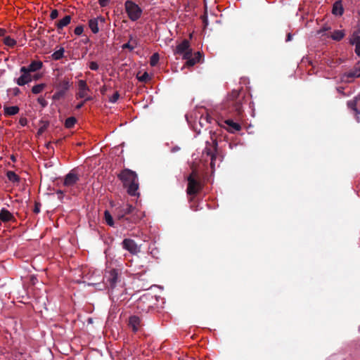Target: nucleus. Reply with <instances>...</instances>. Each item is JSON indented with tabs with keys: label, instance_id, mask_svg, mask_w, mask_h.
<instances>
[{
	"label": "nucleus",
	"instance_id": "6",
	"mask_svg": "<svg viewBox=\"0 0 360 360\" xmlns=\"http://www.w3.org/2000/svg\"><path fill=\"white\" fill-rule=\"evenodd\" d=\"M71 84L68 79L60 80L56 85L57 91L53 95L52 99L58 101L64 98Z\"/></svg>",
	"mask_w": 360,
	"mask_h": 360
},
{
	"label": "nucleus",
	"instance_id": "4",
	"mask_svg": "<svg viewBox=\"0 0 360 360\" xmlns=\"http://www.w3.org/2000/svg\"><path fill=\"white\" fill-rule=\"evenodd\" d=\"M124 8L129 18L131 21H136L141 18L143 11L139 5L134 1L127 0L124 3Z\"/></svg>",
	"mask_w": 360,
	"mask_h": 360
},
{
	"label": "nucleus",
	"instance_id": "25",
	"mask_svg": "<svg viewBox=\"0 0 360 360\" xmlns=\"http://www.w3.org/2000/svg\"><path fill=\"white\" fill-rule=\"evenodd\" d=\"M64 52H65L64 48L61 47L59 50L56 51L51 55L52 59L54 60H60L62 58H63Z\"/></svg>",
	"mask_w": 360,
	"mask_h": 360
},
{
	"label": "nucleus",
	"instance_id": "50",
	"mask_svg": "<svg viewBox=\"0 0 360 360\" xmlns=\"http://www.w3.org/2000/svg\"><path fill=\"white\" fill-rule=\"evenodd\" d=\"M57 194L58 195V198L61 199L63 198V192L60 190H58L57 191Z\"/></svg>",
	"mask_w": 360,
	"mask_h": 360
},
{
	"label": "nucleus",
	"instance_id": "57",
	"mask_svg": "<svg viewBox=\"0 0 360 360\" xmlns=\"http://www.w3.org/2000/svg\"><path fill=\"white\" fill-rule=\"evenodd\" d=\"M186 117L187 121L189 122H190V121H189V117H188V115H186Z\"/></svg>",
	"mask_w": 360,
	"mask_h": 360
},
{
	"label": "nucleus",
	"instance_id": "21",
	"mask_svg": "<svg viewBox=\"0 0 360 360\" xmlns=\"http://www.w3.org/2000/svg\"><path fill=\"white\" fill-rule=\"evenodd\" d=\"M43 63L41 60H33L29 65L28 69L31 72H36L42 68Z\"/></svg>",
	"mask_w": 360,
	"mask_h": 360
},
{
	"label": "nucleus",
	"instance_id": "26",
	"mask_svg": "<svg viewBox=\"0 0 360 360\" xmlns=\"http://www.w3.org/2000/svg\"><path fill=\"white\" fill-rule=\"evenodd\" d=\"M104 218L106 224L110 226H113L115 224L114 220L110 212L108 210H105L104 212Z\"/></svg>",
	"mask_w": 360,
	"mask_h": 360
},
{
	"label": "nucleus",
	"instance_id": "29",
	"mask_svg": "<svg viewBox=\"0 0 360 360\" xmlns=\"http://www.w3.org/2000/svg\"><path fill=\"white\" fill-rule=\"evenodd\" d=\"M45 86H46L45 84H39L34 85L32 89V92L34 94H38L44 90Z\"/></svg>",
	"mask_w": 360,
	"mask_h": 360
},
{
	"label": "nucleus",
	"instance_id": "32",
	"mask_svg": "<svg viewBox=\"0 0 360 360\" xmlns=\"http://www.w3.org/2000/svg\"><path fill=\"white\" fill-rule=\"evenodd\" d=\"M149 78V75L147 72H144L141 76H138V79L142 82H147Z\"/></svg>",
	"mask_w": 360,
	"mask_h": 360
},
{
	"label": "nucleus",
	"instance_id": "27",
	"mask_svg": "<svg viewBox=\"0 0 360 360\" xmlns=\"http://www.w3.org/2000/svg\"><path fill=\"white\" fill-rule=\"evenodd\" d=\"M3 41L4 43L9 47H14L16 44V41L9 36L4 37Z\"/></svg>",
	"mask_w": 360,
	"mask_h": 360
},
{
	"label": "nucleus",
	"instance_id": "48",
	"mask_svg": "<svg viewBox=\"0 0 360 360\" xmlns=\"http://www.w3.org/2000/svg\"><path fill=\"white\" fill-rule=\"evenodd\" d=\"M46 125L41 127L38 130V132H37L38 134H41L46 129Z\"/></svg>",
	"mask_w": 360,
	"mask_h": 360
},
{
	"label": "nucleus",
	"instance_id": "59",
	"mask_svg": "<svg viewBox=\"0 0 360 360\" xmlns=\"http://www.w3.org/2000/svg\"><path fill=\"white\" fill-rule=\"evenodd\" d=\"M359 330H360V326H359Z\"/></svg>",
	"mask_w": 360,
	"mask_h": 360
},
{
	"label": "nucleus",
	"instance_id": "18",
	"mask_svg": "<svg viewBox=\"0 0 360 360\" xmlns=\"http://www.w3.org/2000/svg\"><path fill=\"white\" fill-rule=\"evenodd\" d=\"M20 108L18 106H4V111L5 116H13L19 112Z\"/></svg>",
	"mask_w": 360,
	"mask_h": 360
},
{
	"label": "nucleus",
	"instance_id": "54",
	"mask_svg": "<svg viewBox=\"0 0 360 360\" xmlns=\"http://www.w3.org/2000/svg\"><path fill=\"white\" fill-rule=\"evenodd\" d=\"M137 304H138L137 307L139 308V307H141V305L142 304V302L140 301V302H138Z\"/></svg>",
	"mask_w": 360,
	"mask_h": 360
},
{
	"label": "nucleus",
	"instance_id": "9",
	"mask_svg": "<svg viewBox=\"0 0 360 360\" xmlns=\"http://www.w3.org/2000/svg\"><path fill=\"white\" fill-rule=\"evenodd\" d=\"M105 22V18L103 16H98L89 20V27L94 34H97L99 32V26H103Z\"/></svg>",
	"mask_w": 360,
	"mask_h": 360
},
{
	"label": "nucleus",
	"instance_id": "15",
	"mask_svg": "<svg viewBox=\"0 0 360 360\" xmlns=\"http://www.w3.org/2000/svg\"><path fill=\"white\" fill-rule=\"evenodd\" d=\"M0 219L3 222L15 221V219L13 214L8 210L2 208L0 211Z\"/></svg>",
	"mask_w": 360,
	"mask_h": 360
},
{
	"label": "nucleus",
	"instance_id": "2",
	"mask_svg": "<svg viewBox=\"0 0 360 360\" xmlns=\"http://www.w3.org/2000/svg\"><path fill=\"white\" fill-rule=\"evenodd\" d=\"M192 172L188 177V187H187V194L190 196V203L191 208L193 210L196 211L198 210V204L196 205L195 202V195L198 193L200 189V184L197 181L198 177V171L197 169L192 165Z\"/></svg>",
	"mask_w": 360,
	"mask_h": 360
},
{
	"label": "nucleus",
	"instance_id": "33",
	"mask_svg": "<svg viewBox=\"0 0 360 360\" xmlns=\"http://www.w3.org/2000/svg\"><path fill=\"white\" fill-rule=\"evenodd\" d=\"M90 90H80L77 94V98H83L86 96L87 92Z\"/></svg>",
	"mask_w": 360,
	"mask_h": 360
},
{
	"label": "nucleus",
	"instance_id": "51",
	"mask_svg": "<svg viewBox=\"0 0 360 360\" xmlns=\"http://www.w3.org/2000/svg\"><path fill=\"white\" fill-rule=\"evenodd\" d=\"M84 98V101H91L92 99V98L91 96H89L87 94H86V96Z\"/></svg>",
	"mask_w": 360,
	"mask_h": 360
},
{
	"label": "nucleus",
	"instance_id": "20",
	"mask_svg": "<svg viewBox=\"0 0 360 360\" xmlns=\"http://www.w3.org/2000/svg\"><path fill=\"white\" fill-rule=\"evenodd\" d=\"M195 110L191 113L189 115L191 119L198 120L199 124L201 126V118L202 117V114L200 112V109L202 107L196 105Z\"/></svg>",
	"mask_w": 360,
	"mask_h": 360
},
{
	"label": "nucleus",
	"instance_id": "30",
	"mask_svg": "<svg viewBox=\"0 0 360 360\" xmlns=\"http://www.w3.org/2000/svg\"><path fill=\"white\" fill-rule=\"evenodd\" d=\"M159 59H160L159 54L158 53H153L150 58V65L152 67L156 66L159 61Z\"/></svg>",
	"mask_w": 360,
	"mask_h": 360
},
{
	"label": "nucleus",
	"instance_id": "43",
	"mask_svg": "<svg viewBox=\"0 0 360 360\" xmlns=\"http://www.w3.org/2000/svg\"><path fill=\"white\" fill-rule=\"evenodd\" d=\"M19 124L24 127L27 124V120L26 117H20L19 120Z\"/></svg>",
	"mask_w": 360,
	"mask_h": 360
},
{
	"label": "nucleus",
	"instance_id": "28",
	"mask_svg": "<svg viewBox=\"0 0 360 360\" xmlns=\"http://www.w3.org/2000/svg\"><path fill=\"white\" fill-rule=\"evenodd\" d=\"M77 122V120L74 117H70L65 120V127L68 129H71L74 127Z\"/></svg>",
	"mask_w": 360,
	"mask_h": 360
},
{
	"label": "nucleus",
	"instance_id": "47",
	"mask_svg": "<svg viewBox=\"0 0 360 360\" xmlns=\"http://www.w3.org/2000/svg\"><path fill=\"white\" fill-rule=\"evenodd\" d=\"M84 103H85V101H82V102H80L79 103H78V104L76 105L75 108H76L77 110H79V109H81V108L84 106Z\"/></svg>",
	"mask_w": 360,
	"mask_h": 360
},
{
	"label": "nucleus",
	"instance_id": "36",
	"mask_svg": "<svg viewBox=\"0 0 360 360\" xmlns=\"http://www.w3.org/2000/svg\"><path fill=\"white\" fill-rule=\"evenodd\" d=\"M37 101L43 108H45L48 105V102L43 97H39Z\"/></svg>",
	"mask_w": 360,
	"mask_h": 360
},
{
	"label": "nucleus",
	"instance_id": "41",
	"mask_svg": "<svg viewBox=\"0 0 360 360\" xmlns=\"http://www.w3.org/2000/svg\"><path fill=\"white\" fill-rule=\"evenodd\" d=\"M348 106H349L351 109H352V110H354V111H356V113H359V112H357V110H356V101H351L348 102Z\"/></svg>",
	"mask_w": 360,
	"mask_h": 360
},
{
	"label": "nucleus",
	"instance_id": "40",
	"mask_svg": "<svg viewBox=\"0 0 360 360\" xmlns=\"http://www.w3.org/2000/svg\"><path fill=\"white\" fill-rule=\"evenodd\" d=\"M40 207H41V203H40V202H35L33 212H34L35 214H38V213H39V212H40Z\"/></svg>",
	"mask_w": 360,
	"mask_h": 360
},
{
	"label": "nucleus",
	"instance_id": "42",
	"mask_svg": "<svg viewBox=\"0 0 360 360\" xmlns=\"http://www.w3.org/2000/svg\"><path fill=\"white\" fill-rule=\"evenodd\" d=\"M20 72L22 73V75L30 73L31 72L28 69V66H22L20 68Z\"/></svg>",
	"mask_w": 360,
	"mask_h": 360
},
{
	"label": "nucleus",
	"instance_id": "7",
	"mask_svg": "<svg viewBox=\"0 0 360 360\" xmlns=\"http://www.w3.org/2000/svg\"><path fill=\"white\" fill-rule=\"evenodd\" d=\"M191 52L192 49L190 46L189 41L188 39H184L176 45L174 54L181 56L184 58H188Z\"/></svg>",
	"mask_w": 360,
	"mask_h": 360
},
{
	"label": "nucleus",
	"instance_id": "10",
	"mask_svg": "<svg viewBox=\"0 0 360 360\" xmlns=\"http://www.w3.org/2000/svg\"><path fill=\"white\" fill-rule=\"evenodd\" d=\"M127 323L134 333L138 332L143 326L140 316H129Z\"/></svg>",
	"mask_w": 360,
	"mask_h": 360
},
{
	"label": "nucleus",
	"instance_id": "46",
	"mask_svg": "<svg viewBox=\"0 0 360 360\" xmlns=\"http://www.w3.org/2000/svg\"><path fill=\"white\" fill-rule=\"evenodd\" d=\"M20 93V90L18 87H15L13 89V94L14 96H18Z\"/></svg>",
	"mask_w": 360,
	"mask_h": 360
},
{
	"label": "nucleus",
	"instance_id": "37",
	"mask_svg": "<svg viewBox=\"0 0 360 360\" xmlns=\"http://www.w3.org/2000/svg\"><path fill=\"white\" fill-rule=\"evenodd\" d=\"M58 16V11L56 9H53L51 11L50 14V18L51 20H54L57 18Z\"/></svg>",
	"mask_w": 360,
	"mask_h": 360
},
{
	"label": "nucleus",
	"instance_id": "19",
	"mask_svg": "<svg viewBox=\"0 0 360 360\" xmlns=\"http://www.w3.org/2000/svg\"><path fill=\"white\" fill-rule=\"evenodd\" d=\"M344 9L340 1H336L333 6L332 13L335 15H342L343 13Z\"/></svg>",
	"mask_w": 360,
	"mask_h": 360
},
{
	"label": "nucleus",
	"instance_id": "58",
	"mask_svg": "<svg viewBox=\"0 0 360 360\" xmlns=\"http://www.w3.org/2000/svg\"><path fill=\"white\" fill-rule=\"evenodd\" d=\"M60 141H61V140L59 139V140L56 141V143H60Z\"/></svg>",
	"mask_w": 360,
	"mask_h": 360
},
{
	"label": "nucleus",
	"instance_id": "34",
	"mask_svg": "<svg viewBox=\"0 0 360 360\" xmlns=\"http://www.w3.org/2000/svg\"><path fill=\"white\" fill-rule=\"evenodd\" d=\"M84 31V27L83 25H80L75 27L74 32L76 35H81Z\"/></svg>",
	"mask_w": 360,
	"mask_h": 360
},
{
	"label": "nucleus",
	"instance_id": "24",
	"mask_svg": "<svg viewBox=\"0 0 360 360\" xmlns=\"http://www.w3.org/2000/svg\"><path fill=\"white\" fill-rule=\"evenodd\" d=\"M207 155L210 158V165L212 169H214L215 161L217 158V154L210 150H207Z\"/></svg>",
	"mask_w": 360,
	"mask_h": 360
},
{
	"label": "nucleus",
	"instance_id": "44",
	"mask_svg": "<svg viewBox=\"0 0 360 360\" xmlns=\"http://www.w3.org/2000/svg\"><path fill=\"white\" fill-rule=\"evenodd\" d=\"M109 89H110V86H107V85H103V86L101 88V89H100L101 93L103 95H104V94L107 92V91H108Z\"/></svg>",
	"mask_w": 360,
	"mask_h": 360
},
{
	"label": "nucleus",
	"instance_id": "23",
	"mask_svg": "<svg viewBox=\"0 0 360 360\" xmlns=\"http://www.w3.org/2000/svg\"><path fill=\"white\" fill-rule=\"evenodd\" d=\"M6 176L8 179L11 182H19L20 177L18 174H15L13 171H8L6 173Z\"/></svg>",
	"mask_w": 360,
	"mask_h": 360
},
{
	"label": "nucleus",
	"instance_id": "14",
	"mask_svg": "<svg viewBox=\"0 0 360 360\" xmlns=\"http://www.w3.org/2000/svg\"><path fill=\"white\" fill-rule=\"evenodd\" d=\"M200 57L201 54L200 51L195 52L194 53L191 52L188 58H184L183 59L186 60V66L192 67L200 61Z\"/></svg>",
	"mask_w": 360,
	"mask_h": 360
},
{
	"label": "nucleus",
	"instance_id": "8",
	"mask_svg": "<svg viewBox=\"0 0 360 360\" xmlns=\"http://www.w3.org/2000/svg\"><path fill=\"white\" fill-rule=\"evenodd\" d=\"M122 245L124 250L129 251L131 255H136L140 252V247L132 239H124Z\"/></svg>",
	"mask_w": 360,
	"mask_h": 360
},
{
	"label": "nucleus",
	"instance_id": "22",
	"mask_svg": "<svg viewBox=\"0 0 360 360\" xmlns=\"http://www.w3.org/2000/svg\"><path fill=\"white\" fill-rule=\"evenodd\" d=\"M345 33L343 30H335L332 32L330 37L335 41H340L344 38Z\"/></svg>",
	"mask_w": 360,
	"mask_h": 360
},
{
	"label": "nucleus",
	"instance_id": "39",
	"mask_svg": "<svg viewBox=\"0 0 360 360\" xmlns=\"http://www.w3.org/2000/svg\"><path fill=\"white\" fill-rule=\"evenodd\" d=\"M89 68L92 70H97L98 69V65L95 61H91L89 63Z\"/></svg>",
	"mask_w": 360,
	"mask_h": 360
},
{
	"label": "nucleus",
	"instance_id": "12",
	"mask_svg": "<svg viewBox=\"0 0 360 360\" xmlns=\"http://www.w3.org/2000/svg\"><path fill=\"white\" fill-rule=\"evenodd\" d=\"M222 126L230 133H235L241 129V126L238 123L230 119L224 120Z\"/></svg>",
	"mask_w": 360,
	"mask_h": 360
},
{
	"label": "nucleus",
	"instance_id": "3",
	"mask_svg": "<svg viewBox=\"0 0 360 360\" xmlns=\"http://www.w3.org/2000/svg\"><path fill=\"white\" fill-rule=\"evenodd\" d=\"M134 209V207L129 204L124 205L117 209V219L120 221L122 226H124L125 228H128L129 226H127V223L135 222L134 218L132 219L131 217H127V215L131 214Z\"/></svg>",
	"mask_w": 360,
	"mask_h": 360
},
{
	"label": "nucleus",
	"instance_id": "35",
	"mask_svg": "<svg viewBox=\"0 0 360 360\" xmlns=\"http://www.w3.org/2000/svg\"><path fill=\"white\" fill-rule=\"evenodd\" d=\"M120 98V94L118 91H116L110 98H109V101L110 103H115L117 102V101Z\"/></svg>",
	"mask_w": 360,
	"mask_h": 360
},
{
	"label": "nucleus",
	"instance_id": "56",
	"mask_svg": "<svg viewBox=\"0 0 360 360\" xmlns=\"http://www.w3.org/2000/svg\"><path fill=\"white\" fill-rule=\"evenodd\" d=\"M195 129V131H197V133H198V134H200V129H199L198 131L196 129Z\"/></svg>",
	"mask_w": 360,
	"mask_h": 360
},
{
	"label": "nucleus",
	"instance_id": "52",
	"mask_svg": "<svg viewBox=\"0 0 360 360\" xmlns=\"http://www.w3.org/2000/svg\"><path fill=\"white\" fill-rule=\"evenodd\" d=\"M86 322H87L88 324H91L93 323L92 318H91V317L88 318L87 320H86Z\"/></svg>",
	"mask_w": 360,
	"mask_h": 360
},
{
	"label": "nucleus",
	"instance_id": "45",
	"mask_svg": "<svg viewBox=\"0 0 360 360\" xmlns=\"http://www.w3.org/2000/svg\"><path fill=\"white\" fill-rule=\"evenodd\" d=\"M109 0H98V3L101 7H105L108 5Z\"/></svg>",
	"mask_w": 360,
	"mask_h": 360
},
{
	"label": "nucleus",
	"instance_id": "31",
	"mask_svg": "<svg viewBox=\"0 0 360 360\" xmlns=\"http://www.w3.org/2000/svg\"><path fill=\"white\" fill-rule=\"evenodd\" d=\"M78 88L79 91L80 90H90L89 86H87V84L86 81L84 80H79L78 82Z\"/></svg>",
	"mask_w": 360,
	"mask_h": 360
},
{
	"label": "nucleus",
	"instance_id": "13",
	"mask_svg": "<svg viewBox=\"0 0 360 360\" xmlns=\"http://www.w3.org/2000/svg\"><path fill=\"white\" fill-rule=\"evenodd\" d=\"M349 42L352 45L355 46V53L360 56V30L354 32L349 38Z\"/></svg>",
	"mask_w": 360,
	"mask_h": 360
},
{
	"label": "nucleus",
	"instance_id": "5",
	"mask_svg": "<svg viewBox=\"0 0 360 360\" xmlns=\"http://www.w3.org/2000/svg\"><path fill=\"white\" fill-rule=\"evenodd\" d=\"M103 281L109 290H113L119 281L118 270L115 269L105 270Z\"/></svg>",
	"mask_w": 360,
	"mask_h": 360
},
{
	"label": "nucleus",
	"instance_id": "17",
	"mask_svg": "<svg viewBox=\"0 0 360 360\" xmlns=\"http://www.w3.org/2000/svg\"><path fill=\"white\" fill-rule=\"evenodd\" d=\"M32 80L30 73L22 75L16 79V83L19 86H24L26 84L31 82Z\"/></svg>",
	"mask_w": 360,
	"mask_h": 360
},
{
	"label": "nucleus",
	"instance_id": "55",
	"mask_svg": "<svg viewBox=\"0 0 360 360\" xmlns=\"http://www.w3.org/2000/svg\"><path fill=\"white\" fill-rule=\"evenodd\" d=\"M11 160L13 161V162H15V158L13 155L11 156Z\"/></svg>",
	"mask_w": 360,
	"mask_h": 360
},
{
	"label": "nucleus",
	"instance_id": "49",
	"mask_svg": "<svg viewBox=\"0 0 360 360\" xmlns=\"http://www.w3.org/2000/svg\"><path fill=\"white\" fill-rule=\"evenodd\" d=\"M6 33V30L3 28H0V37H4Z\"/></svg>",
	"mask_w": 360,
	"mask_h": 360
},
{
	"label": "nucleus",
	"instance_id": "1",
	"mask_svg": "<svg viewBox=\"0 0 360 360\" xmlns=\"http://www.w3.org/2000/svg\"><path fill=\"white\" fill-rule=\"evenodd\" d=\"M119 179L122 181L123 186L127 188V193L131 196L139 195V180L137 174L129 169H124L117 175Z\"/></svg>",
	"mask_w": 360,
	"mask_h": 360
},
{
	"label": "nucleus",
	"instance_id": "16",
	"mask_svg": "<svg viewBox=\"0 0 360 360\" xmlns=\"http://www.w3.org/2000/svg\"><path fill=\"white\" fill-rule=\"evenodd\" d=\"M71 19L72 18L70 15H65L61 20L56 22L55 25L57 27L58 32H60V30H63V27H66L70 23Z\"/></svg>",
	"mask_w": 360,
	"mask_h": 360
},
{
	"label": "nucleus",
	"instance_id": "53",
	"mask_svg": "<svg viewBox=\"0 0 360 360\" xmlns=\"http://www.w3.org/2000/svg\"><path fill=\"white\" fill-rule=\"evenodd\" d=\"M292 39V35L290 34H288L287 36V41H290Z\"/></svg>",
	"mask_w": 360,
	"mask_h": 360
},
{
	"label": "nucleus",
	"instance_id": "11",
	"mask_svg": "<svg viewBox=\"0 0 360 360\" xmlns=\"http://www.w3.org/2000/svg\"><path fill=\"white\" fill-rule=\"evenodd\" d=\"M79 180V176L75 174L73 170H72L65 175L63 185L67 187L72 186L76 184Z\"/></svg>",
	"mask_w": 360,
	"mask_h": 360
},
{
	"label": "nucleus",
	"instance_id": "38",
	"mask_svg": "<svg viewBox=\"0 0 360 360\" xmlns=\"http://www.w3.org/2000/svg\"><path fill=\"white\" fill-rule=\"evenodd\" d=\"M134 48H135V46L131 45L130 44V41L122 45L123 49H129L130 51H132V50H134Z\"/></svg>",
	"mask_w": 360,
	"mask_h": 360
}]
</instances>
